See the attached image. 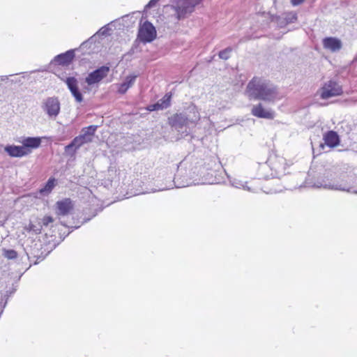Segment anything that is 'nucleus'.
Listing matches in <instances>:
<instances>
[{"instance_id": "15", "label": "nucleus", "mask_w": 357, "mask_h": 357, "mask_svg": "<svg viewBox=\"0 0 357 357\" xmlns=\"http://www.w3.org/2000/svg\"><path fill=\"white\" fill-rule=\"evenodd\" d=\"M322 45L325 50L331 52H339L342 47L341 40L335 37H326L322 40Z\"/></svg>"}, {"instance_id": "12", "label": "nucleus", "mask_w": 357, "mask_h": 357, "mask_svg": "<svg viewBox=\"0 0 357 357\" xmlns=\"http://www.w3.org/2000/svg\"><path fill=\"white\" fill-rule=\"evenodd\" d=\"M75 50H69L64 53L59 54L54 57L51 61L50 65L58 64L59 66H69L73 61L75 54Z\"/></svg>"}, {"instance_id": "14", "label": "nucleus", "mask_w": 357, "mask_h": 357, "mask_svg": "<svg viewBox=\"0 0 357 357\" xmlns=\"http://www.w3.org/2000/svg\"><path fill=\"white\" fill-rule=\"evenodd\" d=\"M55 206V213L59 217L67 215L73 208V204L69 198L56 202Z\"/></svg>"}, {"instance_id": "1", "label": "nucleus", "mask_w": 357, "mask_h": 357, "mask_svg": "<svg viewBox=\"0 0 357 357\" xmlns=\"http://www.w3.org/2000/svg\"><path fill=\"white\" fill-rule=\"evenodd\" d=\"M173 183L158 188H149L140 179L132 182L134 195H142L162 191L176 188H184L192 185L214 184L219 183L216 178V170L203 166V162L194 155H187L178 165Z\"/></svg>"}, {"instance_id": "35", "label": "nucleus", "mask_w": 357, "mask_h": 357, "mask_svg": "<svg viewBox=\"0 0 357 357\" xmlns=\"http://www.w3.org/2000/svg\"><path fill=\"white\" fill-rule=\"evenodd\" d=\"M305 0H291V3L293 6H298L301 4Z\"/></svg>"}, {"instance_id": "2", "label": "nucleus", "mask_w": 357, "mask_h": 357, "mask_svg": "<svg viewBox=\"0 0 357 357\" xmlns=\"http://www.w3.org/2000/svg\"><path fill=\"white\" fill-rule=\"evenodd\" d=\"M245 93L252 100L273 102L278 97V88L269 80L254 77L248 84Z\"/></svg>"}, {"instance_id": "4", "label": "nucleus", "mask_w": 357, "mask_h": 357, "mask_svg": "<svg viewBox=\"0 0 357 357\" xmlns=\"http://www.w3.org/2000/svg\"><path fill=\"white\" fill-rule=\"evenodd\" d=\"M200 119L199 113L194 104H190L184 112L176 113L169 118V125L180 132L189 127L190 124H195Z\"/></svg>"}, {"instance_id": "10", "label": "nucleus", "mask_w": 357, "mask_h": 357, "mask_svg": "<svg viewBox=\"0 0 357 357\" xmlns=\"http://www.w3.org/2000/svg\"><path fill=\"white\" fill-rule=\"evenodd\" d=\"M342 93V88L338 82L334 80H329L321 88L320 96L322 99H328L331 97L340 96Z\"/></svg>"}, {"instance_id": "17", "label": "nucleus", "mask_w": 357, "mask_h": 357, "mask_svg": "<svg viewBox=\"0 0 357 357\" xmlns=\"http://www.w3.org/2000/svg\"><path fill=\"white\" fill-rule=\"evenodd\" d=\"M4 151L13 158H22L28 155V152L25 151L22 145H7L5 146Z\"/></svg>"}, {"instance_id": "5", "label": "nucleus", "mask_w": 357, "mask_h": 357, "mask_svg": "<svg viewBox=\"0 0 357 357\" xmlns=\"http://www.w3.org/2000/svg\"><path fill=\"white\" fill-rule=\"evenodd\" d=\"M202 1V0H174L172 8L176 18L181 20L188 17Z\"/></svg>"}, {"instance_id": "8", "label": "nucleus", "mask_w": 357, "mask_h": 357, "mask_svg": "<svg viewBox=\"0 0 357 357\" xmlns=\"http://www.w3.org/2000/svg\"><path fill=\"white\" fill-rule=\"evenodd\" d=\"M138 38L143 43H151L156 38L155 26L149 21L144 22L139 27Z\"/></svg>"}, {"instance_id": "32", "label": "nucleus", "mask_w": 357, "mask_h": 357, "mask_svg": "<svg viewBox=\"0 0 357 357\" xmlns=\"http://www.w3.org/2000/svg\"><path fill=\"white\" fill-rule=\"evenodd\" d=\"M109 30V29L108 28L107 25H105V26H102V28H100L99 29V31L97 32V33L102 35V36H105L107 34V32Z\"/></svg>"}, {"instance_id": "22", "label": "nucleus", "mask_w": 357, "mask_h": 357, "mask_svg": "<svg viewBox=\"0 0 357 357\" xmlns=\"http://www.w3.org/2000/svg\"><path fill=\"white\" fill-rule=\"evenodd\" d=\"M98 128V126L91 125L88 127H84L81 130V133L88 138L92 139L94 136L96 131Z\"/></svg>"}, {"instance_id": "16", "label": "nucleus", "mask_w": 357, "mask_h": 357, "mask_svg": "<svg viewBox=\"0 0 357 357\" xmlns=\"http://www.w3.org/2000/svg\"><path fill=\"white\" fill-rule=\"evenodd\" d=\"M19 142L24 147L25 151L28 152V155H29L32 149H36L40 146L42 140L40 137H26Z\"/></svg>"}, {"instance_id": "23", "label": "nucleus", "mask_w": 357, "mask_h": 357, "mask_svg": "<svg viewBox=\"0 0 357 357\" xmlns=\"http://www.w3.org/2000/svg\"><path fill=\"white\" fill-rule=\"evenodd\" d=\"M172 93H167L161 99H160L158 102L161 106V108L167 109L171 105V99H172Z\"/></svg>"}, {"instance_id": "11", "label": "nucleus", "mask_w": 357, "mask_h": 357, "mask_svg": "<svg viewBox=\"0 0 357 357\" xmlns=\"http://www.w3.org/2000/svg\"><path fill=\"white\" fill-rule=\"evenodd\" d=\"M109 72V67L102 66L93 71L89 73L85 78V82L89 86H93L98 84L101 80L105 78Z\"/></svg>"}, {"instance_id": "7", "label": "nucleus", "mask_w": 357, "mask_h": 357, "mask_svg": "<svg viewBox=\"0 0 357 357\" xmlns=\"http://www.w3.org/2000/svg\"><path fill=\"white\" fill-rule=\"evenodd\" d=\"M41 107L49 118L55 119L61 110V103L59 98L56 96L47 98L43 102Z\"/></svg>"}, {"instance_id": "37", "label": "nucleus", "mask_w": 357, "mask_h": 357, "mask_svg": "<svg viewBox=\"0 0 357 357\" xmlns=\"http://www.w3.org/2000/svg\"><path fill=\"white\" fill-rule=\"evenodd\" d=\"M12 76H13V75H9V76H8V75H2V76H0V82H5V81H6V80H8V77H12Z\"/></svg>"}, {"instance_id": "34", "label": "nucleus", "mask_w": 357, "mask_h": 357, "mask_svg": "<svg viewBox=\"0 0 357 357\" xmlns=\"http://www.w3.org/2000/svg\"><path fill=\"white\" fill-rule=\"evenodd\" d=\"M29 229L31 231H33L36 234L40 233V229L36 228V227L33 225H29Z\"/></svg>"}, {"instance_id": "31", "label": "nucleus", "mask_w": 357, "mask_h": 357, "mask_svg": "<svg viewBox=\"0 0 357 357\" xmlns=\"http://www.w3.org/2000/svg\"><path fill=\"white\" fill-rule=\"evenodd\" d=\"M95 36H91L90 38H89L87 40L83 42L80 46H79V49L82 50L85 47H87V46L90 44H92L93 43V38H94Z\"/></svg>"}, {"instance_id": "27", "label": "nucleus", "mask_w": 357, "mask_h": 357, "mask_svg": "<svg viewBox=\"0 0 357 357\" xmlns=\"http://www.w3.org/2000/svg\"><path fill=\"white\" fill-rule=\"evenodd\" d=\"M286 24L294 23L297 20V14L296 13H289L286 14L284 17Z\"/></svg>"}, {"instance_id": "30", "label": "nucleus", "mask_w": 357, "mask_h": 357, "mask_svg": "<svg viewBox=\"0 0 357 357\" xmlns=\"http://www.w3.org/2000/svg\"><path fill=\"white\" fill-rule=\"evenodd\" d=\"M147 109L150 112H153V111H157V110L162 109L161 108V106H160V105L157 102L154 104L149 105L147 107Z\"/></svg>"}, {"instance_id": "25", "label": "nucleus", "mask_w": 357, "mask_h": 357, "mask_svg": "<svg viewBox=\"0 0 357 357\" xmlns=\"http://www.w3.org/2000/svg\"><path fill=\"white\" fill-rule=\"evenodd\" d=\"M232 52V48L231 47H228L223 50L220 51L218 56L220 59L222 60H227L230 58V54Z\"/></svg>"}, {"instance_id": "26", "label": "nucleus", "mask_w": 357, "mask_h": 357, "mask_svg": "<svg viewBox=\"0 0 357 357\" xmlns=\"http://www.w3.org/2000/svg\"><path fill=\"white\" fill-rule=\"evenodd\" d=\"M73 96L75 98V100L78 102H81L83 101V96L82 93L80 92L78 87L76 89H74L70 91Z\"/></svg>"}, {"instance_id": "40", "label": "nucleus", "mask_w": 357, "mask_h": 357, "mask_svg": "<svg viewBox=\"0 0 357 357\" xmlns=\"http://www.w3.org/2000/svg\"><path fill=\"white\" fill-rule=\"evenodd\" d=\"M60 223H61V225H63L65 227L66 226L62 221H60Z\"/></svg>"}, {"instance_id": "13", "label": "nucleus", "mask_w": 357, "mask_h": 357, "mask_svg": "<svg viewBox=\"0 0 357 357\" xmlns=\"http://www.w3.org/2000/svg\"><path fill=\"white\" fill-rule=\"evenodd\" d=\"M251 114L260 119H273L275 117V112L271 109H265L261 103L254 105Z\"/></svg>"}, {"instance_id": "9", "label": "nucleus", "mask_w": 357, "mask_h": 357, "mask_svg": "<svg viewBox=\"0 0 357 357\" xmlns=\"http://www.w3.org/2000/svg\"><path fill=\"white\" fill-rule=\"evenodd\" d=\"M91 142L92 139L88 138V137L80 133V135L75 137L69 144L64 147V153L68 156L73 157L82 145Z\"/></svg>"}, {"instance_id": "3", "label": "nucleus", "mask_w": 357, "mask_h": 357, "mask_svg": "<svg viewBox=\"0 0 357 357\" xmlns=\"http://www.w3.org/2000/svg\"><path fill=\"white\" fill-rule=\"evenodd\" d=\"M305 187L346 192H349L351 189L345 182L333 181V174L329 170H324L323 173L319 172L317 175L312 174V172L310 171L305 181Z\"/></svg>"}, {"instance_id": "28", "label": "nucleus", "mask_w": 357, "mask_h": 357, "mask_svg": "<svg viewBox=\"0 0 357 357\" xmlns=\"http://www.w3.org/2000/svg\"><path fill=\"white\" fill-rule=\"evenodd\" d=\"M3 256L8 259H15L17 257V253L14 250H4Z\"/></svg>"}, {"instance_id": "18", "label": "nucleus", "mask_w": 357, "mask_h": 357, "mask_svg": "<svg viewBox=\"0 0 357 357\" xmlns=\"http://www.w3.org/2000/svg\"><path fill=\"white\" fill-rule=\"evenodd\" d=\"M325 144L331 148L337 146L340 143V137L337 133L333 130H329L324 135Z\"/></svg>"}, {"instance_id": "41", "label": "nucleus", "mask_w": 357, "mask_h": 357, "mask_svg": "<svg viewBox=\"0 0 357 357\" xmlns=\"http://www.w3.org/2000/svg\"><path fill=\"white\" fill-rule=\"evenodd\" d=\"M215 165L217 166L218 168L220 167V164H218V165L215 164Z\"/></svg>"}, {"instance_id": "39", "label": "nucleus", "mask_w": 357, "mask_h": 357, "mask_svg": "<svg viewBox=\"0 0 357 357\" xmlns=\"http://www.w3.org/2000/svg\"><path fill=\"white\" fill-rule=\"evenodd\" d=\"M264 178L267 180V179L270 178V177H269V176H264Z\"/></svg>"}, {"instance_id": "24", "label": "nucleus", "mask_w": 357, "mask_h": 357, "mask_svg": "<svg viewBox=\"0 0 357 357\" xmlns=\"http://www.w3.org/2000/svg\"><path fill=\"white\" fill-rule=\"evenodd\" d=\"M70 91L78 87L77 80L75 77H68L64 80Z\"/></svg>"}, {"instance_id": "20", "label": "nucleus", "mask_w": 357, "mask_h": 357, "mask_svg": "<svg viewBox=\"0 0 357 357\" xmlns=\"http://www.w3.org/2000/svg\"><path fill=\"white\" fill-rule=\"evenodd\" d=\"M56 184V178L50 177L45 185L38 190V193L42 196H47L51 193Z\"/></svg>"}, {"instance_id": "33", "label": "nucleus", "mask_w": 357, "mask_h": 357, "mask_svg": "<svg viewBox=\"0 0 357 357\" xmlns=\"http://www.w3.org/2000/svg\"><path fill=\"white\" fill-rule=\"evenodd\" d=\"M160 0H151L149 2L146 4V8H151L155 6V4L159 1Z\"/></svg>"}, {"instance_id": "36", "label": "nucleus", "mask_w": 357, "mask_h": 357, "mask_svg": "<svg viewBox=\"0 0 357 357\" xmlns=\"http://www.w3.org/2000/svg\"><path fill=\"white\" fill-rule=\"evenodd\" d=\"M33 257H36V261L34 262V264H38L40 261H43L45 257V256H36V255H34Z\"/></svg>"}, {"instance_id": "29", "label": "nucleus", "mask_w": 357, "mask_h": 357, "mask_svg": "<svg viewBox=\"0 0 357 357\" xmlns=\"http://www.w3.org/2000/svg\"><path fill=\"white\" fill-rule=\"evenodd\" d=\"M54 222V219L50 215H45L42 219V223L43 226L47 227L50 223H52Z\"/></svg>"}, {"instance_id": "19", "label": "nucleus", "mask_w": 357, "mask_h": 357, "mask_svg": "<svg viewBox=\"0 0 357 357\" xmlns=\"http://www.w3.org/2000/svg\"><path fill=\"white\" fill-rule=\"evenodd\" d=\"M137 75H130L126 77L124 81L118 84L117 91L119 94H125L127 91L134 84Z\"/></svg>"}, {"instance_id": "21", "label": "nucleus", "mask_w": 357, "mask_h": 357, "mask_svg": "<svg viewBox=\"0 0 357 357\" xmlns=\"http://www.w3.org/2000/svg\"><path fill=\"white\" fill-rule=\"evenodd\" d=\"M231 185L237 188H243L244 190H247L248 191L252 192H257L258 190L256 188H252L251 187L247 185V182H243L242 181L234 178L233 181H231Z\"/></svg>"}, {"instance_id": "38", "label": "nucleus", "mask_w": 357, "mask_h": 357, "mask_svg": "<svg viewBox=\"0 0 357 357\" xmlns=\"http://www.w3.org/2000/svg\"><path fill=\"white\" fill-rule=\"evenodd\" d=\"M10 81L11 83H15V84H17V83L20 84L22 82V79L20 77L12 79Z\"/></svg>"}, {"instance_id": "6", "label": "nucleus", "mask_w": 357, "mask_h": 357, "mask_svg": "<svg viewBox=\"0 0 357 357\" xmlns=\"http://www.w3.org/2000/svg\"><path fill=\"white\" fill-rule=\"evenodd\" d=\"M267 162V164H264L261 167L262 170L266 169L268 167H270L272 170V173L271 174V178H280L281 176L285 174V160L282 157H278L276 155L271 156Z\"/></svg>"}]
</instances>
